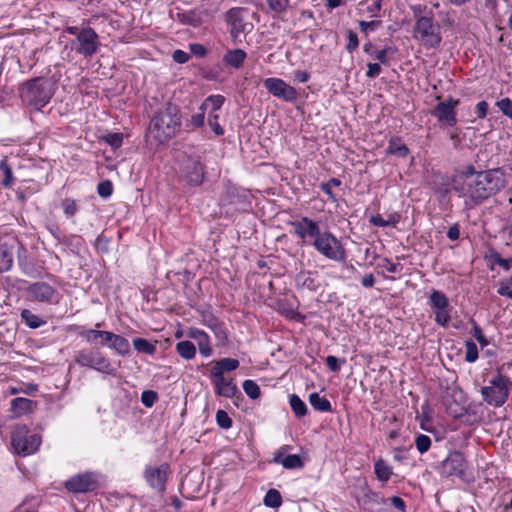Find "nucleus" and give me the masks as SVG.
<instances>
[{
  "label": "nucleus",
  "mask_w": 512,
  "mask_h": 512,
  "mask_svg": "<svg viewBox=\"0 0 512 512\" xmlns=\"http://www.w3.org/2000/svg\"><path fill=\"white\" fill-rule=\"evenodd\" d=\"M30 297L39 302H58V293L54 287L46 282H36L28 287Z\"/></svg>",
  "instance_id": "14"
},
{
  "label": "nucleus",
  "mask_w": 512,
  "mask_h": 512,
  "mask_svg": "<svg viewBox=\"0 0 512 512\" xmlns=\"http://www.w3.org/2000/svg\"><path fill=\"white\" fill-rule=\"evenodd\" d=\"M33 401L27 398L18 397L11 402V411L16 417H20L32 410Z\"/></svg>",
  "instance_id": "26"
},
{
  "label": "nucleus",
  "mask_w": 512,
  "mask_h": 512,
  "mask_svg": "<svg viewBox=\"0 0 512 512\" xmlns=\"http://www.w3.org/2000/svg\"><path fill=\"white\" fill-rule=\"evenodd\" d=\"M341 184V181L337 178H332L326 183H321L320 187L321 190L327 194L330 198L334 199V195L332 192V186H339Z\"/></svg>",
  "instance_id": "53"
},
{
  "label": "nucleus",
  "mask_w": 512,
  "mask_h": 512,
  "mask_svg": "<svg viewBox=\"0 0 512 512\" xmlns=\"http://www.w3.org/2000/svg\"><path fill=\"white\" fill-rule=\"evenodd\" d=\"M459 104V100L449 98L444 102H440L436 105L433 111V115L440 121L447 125L453 126L456 124V113L455 108Z\"/></svg>",
  "instance_id": "16"
},
{
  "label": "nucleus",
  "mask_w": 512,
  "mask_h": 512,
  "mask_svg": "<svg viewBox=\"0 0 512 512\" xmlns=\"http://www.w3.org/2000/svg\"><path fill=\"white\" fill-rule=\"evenodd\" d=\"M239 361L234 358H222L214 362L210 369V374L225 375V373L236 370L239 367Z\"/></svg>",
  "instance_id": "21"
},
{
  "label": "nucleus",
  "mask_w": 512,
  "mask_h": 512,
  "mask_svg": "<svg viewBox=\"0 0 512 512\" xmlns=\"http://www.w3.org/2000/svg\"><path fill=\"white\" fill-rule=\"evenodd\" d=\"M75 362L90 369H95L106 374H114L115 369L112 367L108 358L97 350H82L75 356Z\"/></svg>",
  "instance_id": "8"
},
{
  "label": "nucleus",
  "mask_w": 512,
  "mask_h": 512,
  "mask_svg": "<svg viewBox=\"0 0 512 512\" xmlns=\"http://www.w3.org/2000/svg\"><path fill=\"white\" fill-rule=\"evenodd\" d=\"M488 110V103L486 101H480L477 103L475 112L478 118L482 119L486 116Z\"/></svg>",
  "instance_id": "64"
},
{
  "label": "nucleus",
  "mask_w": 512,
  "mask_h": 512,
  "mask_svg": "<svg viewBox=\"0 0 512 512\" xmlns=\"http://www.w3.org/2000/svg\"><path fill=\"white\" fill-rule=\"evenodd\" d=\"M509 384L510 380L497 372L489 380V384L481 388L483 400L493 407L503 406L509 396Z\"/></svg>",
  "instance_id": "4"
},
{
  "label": "nucleus",
  "mask_w": 512,
  "mask_h": 512,
  "mask_svg": "<svg viewBox=\"0 0 512 512\" xmlns=\"http://www.w3.org/2000/svg\"><path fill=\"white\" fill-rule=\"evenodd\" d=\"M204 323L208 328L212 330L215 337L221 344H224L227 341V333L225 328L217 318L213 317L212 315L205 316Z\"/></svg>",
  "instance_id": "23"
},
{
  "label": "nucleus",
  "mask_w": 512,
  "mask_h": 512,
  "mask_svg": "<svg viewBox=\"0 0 512 512\" xmlns=\"http://www.w3.org/2000/svg\"><path fill=\"white\" fill-rule=\"evenodd\" d=\"M309 403L315 410L320 412H330L332 410L329 400L320 396L317 392L309 395Z\"/></svg>",
  "instance_id": "28"
},
{
  "label": "nucleus",
  "mask_w": 512,
  "mask_h": 512,
  "mask_svg": "<svg viewBox=\"0 0 512 512\" xmlns=\"http://www.w3.org/2000/svg\"><path fill=\"white\" fill-rule=\"evenodd\" d=\"M472 335L482 347H485L489 344L488 340L483 335L482 329L476 324L473 326Z\"/></svg>",
  "instance_id": "57"
},
{
  "label": "nucleus",
  "mask_w": 512,
  "mask_h": 512,
  "mask_svg": "<svg viewBox=\"0 0 512 512\" xmlns=\"http://www.w3.org/2000/svg\"><path fill=\"white\" fill-rule=\"evenodd\" d=\"M12 257L7 252L0 253V272H6L12 267Z\"/></svg>",
  "instance_id": "54"
},
{
  "label": "nucleus",
  "mask_w": 512,
  "mask_h": 512,
  "mask_svg": "<svg viewBox=\"0 0 512 512\" xmlns=\"http://www.w3.org/2000/svg\"><path fill=\"white\" fill-rule=\"evenodd\" d=\"M187 336L197 342L199 352L202 356L208 357L211 355L212 349L207 333L197 328H190L187 331Z\"/></svg>",
  "instance_id": "20"
},
{
  "label": "nucleus",
  "mask_w": 512,
  "mask_h": 512,
  "mask_svg": "<svg viewBox=\"0 0 512 512\" xmlns=\"http://www.w3.org/2000/svg\"><path fill=\"white\" fill-rule=\"evenodd\" d=\"M495 263L498 264L505 271H509L512 268V257L505 259L497 254L495 257Z\"/></svg>",
  "instance_id": "63"
},
{
  "label": "nucleus",
  "mask_w": 512,
  "mask_h": 512,
  "mask_svg": "<svg viewBox=\"0 0 512 512\" xmlns=\"http://www.w3.org/2000/svg\"><path fill=\"white\" fill-rule=\"evenodd\" d=\"M435 314V322L440 326H447L450 322L451 316L449 308L433 311Z\"/></svg>",
  "instance_id": "44"
},
{
  "label": "nucleus",
  "mask_w": 512,
  "mask_h": 512,
  "mask_svg": "<svg viewBox=\"0 0 512 512\" xmlns=\"http://www.w3.org/2000/svg\"><path fill=\"white\" fill-rule=\"evenodd\" d=\"M157 398V393L152 390H146L141 395V401L145 407H152Z\"/></svg>",
  "instance_id": "49"
},
{
  "label": "nucleus",
  "mask_w": 512,
  "mask_h": 512,
  "mask_svg": "<svg viewBox=\"0 0 512 512\" xmlns=\"http://www.w3.org/2000/svg\"><path fill=\"white\" fill-rule=\"evenodd\" d=\"M11 444L17 454L26 456L38 450L41 437L38 434L30 435L27 426L17 425L12 432Z\"/></svg>",
  "instance_id": "6"
},
{
  "label": "nucleus",
  "mask_w": 512,
  "mask_h": 512,
  "mask_svg": "<svg viewBox=\"0 0 512 512\" xmlns=\"http://www.w3.org/2000/svg\"><path fill=\"white\" fill-rule=\"evenodd\" d=\"M379 266L390 273H397L400 270V264L392 262L389 258H383Z\"/></svg>",
  "instance_id": "56"
},
{
  "label": "nucleus",
  "mask_w": 512,
  "mask_h": 512,
  "mask_svg": "<svg viewBox=\"0 0 512 512\" xmlns=\"http://www.w3.org/2000/svg\"><path fill=\"white\" fill-rule=\"evenodd\" d=\"M242 9L232 8L227 12V22L231 26V33L238 34L243 32L244 24L240 14Z\"/></svg>",
  "instance_id": "24"
},
{
  "label": "nucleus",
  "mask_w": 512,
  "mask_h": 512,
  "mask_svg": "<svg viewBox=\"0 0 512 512\" xmlns=\"http://www.w3.org/2000/svg\"><path fill=\"white\" fill-rule=\"evenodd\" d=\"M465 350V360L467 362L473 363L478 359V349L473 341H466Z\"/></svg>",
  "instance_id": "42"
},
{
  "label": "nucleus",
  "mask_w": 512,
  "mask_h": 512,
  "mask_svg": "<svg viewBox=\"0 0 512 512\" xmlns=\"http://www.w3.org/2000/svg\"><path fill=\"white\" fill-rule=\"evenodd\" d=\"M311 244L320 255L329 260L339 262L346 257L345 249L340 240L329 231H320Z\"/></svg>",
  "instance_id": "5"
},
{
  "label": "nucleus",
  "mask_w": 512,
  "mask_h": 512,
  "mask_svg": "<svg viewBox=\"0 0 512 512\" xmlns=\"http://www.w3.org/2000/svg\"><path fill=\"white\" fill-rule=\"evenodd\" d=\"M109 334L110 331H102L97 329H88L80 333V335L88 342L101 338L103 340L101 342L102 345H107L108 337H110Z\"/></svg>",
  "instance_id": "32"
},
{
  "label": "nucleus",
  "mask_w": 512,
  "mask_h": 512,
  "mask_svg": "<svg viewBox=\"0 0 512 512\" xmlns=\"http://www.w3.org/2000/svg\"><path fill=\"white\" fill-rule=\"evenodd\" d=\"M0 170L4 174V178L1 181L2 186L5 188H10L14 182V177H13L12 168L10 167V165L8 163L7 157H4L0 161Z\"/></svg>",
  "instance_id": "35"
},
{
  "label": "nucleus",
  "mask_w": 512,
  "mask_h": 512,
  "mask_svg": "<svg viewBox=\"0 0 512 512\" xmlns=\"http://www.w3.org/2000/svg\"><path fill=\"white\" fill-rule=\"evenodd\" d=\"M75 51L85 58L93 56L100 46L97 33L91 28L86 27L79 31L78 37L72 42Z\"/></svg>",
  "instance_id": "9"
},
{
  "label": "nucleus",
  "mask_w": 512,
  "mask_h": 512,
  "mask_svg": "<svg viewBox=\"0 0 512 512\" xmlns=\"http://www.w3.org/2000/svg\"><path fill=\"white\" fill-rule=\"evenodd\" d=\"M345 362V359L339 360L337 357L333 355H329L326 357V364L328 368L333 372H338L340 370V364H344Z\"/></svg>",
  "instance_id": "55"
},
{
  "label": "nucleus",
  "mask_w": 512,
  "mask_h": 512,
  "mask_svg": "<svg viewBox=\"0 0 512 512\" xmlns=\"http://www.w3.org/2000/svg\"><path fill=\"white\" fill-rule=\"evenodd\" d=\"M367 67L366 76L368 78H376L381 73V66L378 63H368Z\"/></svg>",
  "instance_id": "62"
},
{
  "label": "nucleus",
  "mask_w": 512,
  "mask_h": 512,
  "mask_svg": "<svg viewBox=\"0 0 512 512\" xmlns=\"http://www.w3.org/2000/svg\"><path fill=\"white\" fill-rule=\"evenodd\" d=\"M415 447L420 454L426 453L431 447V439L424 434H418L415 437Z\"/></svg>",
  "instance_id": "39"
},
{
  "label": "nucleus",
  "mask_w": 512,
  "mask_h": 512,
  "mask_svg": "<svg viewBox=\"0 0 512 512\" xmlns=\"http://www.w3.org/2000/svg\"><path fill=\"white\" fill-rule=\"evenodd\" d=\"M246 52L242 49H233V50H229L227 51V53L224 55V62L235 68V69H239L244 60L246 59Z\"/></svg>",
  "instance_id": "25"
},
{
  "label": "nucleus",
  "mask_w": 512,
  "mask_h": 512,
  "mask_svg": "<svg viewBox=\"0 0 512 512\" xmlns=\"http://www.w3.org/2000/svg\"><path fill=\"white\" fill-rule=\"evenodd\" d=\"M224 101L225 98L222 95H211L201 105H205V109L210 105L213 111H217L222 107Z\"/></svg>",
  "instance_id": "43"
},
{
  "label": "nucleus",
  "mask_w": 512,
  "mask_h": 512,
  "mask_svg": "<svg viewBox=\"0 0 512 512\" xmlns=\"http://www.w3.org/2000/svg\"><path fill=\"white\" fill-rule=\"evenodd\" d=\"M413 38L426 48H436L442 41L440 26L434 21L432 12L427 16L416 17Z\"/></svg>",
  "instance_id": "3"
},
{
  "label": "nucleus",
  "mask_w": 512,
  "mask_h": 512,
  "mask_svg": "<svg viewBox=\"0 0 512 512\" xmlns=\"http://www.w3.org/2000/svg\"><path fill=\"white\" fill-rule=\"evenodd\" d=\"M381 24V21H359V28L362 32L367 33L368 31H374L377 29Z\"/></svg>",
  "instance_id": "58"
},
{
  "label": "nucleus",
  "mask_w": 512,
  "mask_h": 512,
  "mask_svg": "<svg viewBox=\"0 0 512 512\" xmlns=\"http://www.w3.org/2000/svg\"><path fill=\"white\" fill-rule=\"evenodd\" d=\"M497 106L502 113L509 117V113L512 111V102L509 98H503L497 102Z\"/></svg>",
  "instance_id": "60"
},
{
  "label": "nucleus",
  "mask_w": 512,
  "mask_h": 512,
  "mask_svg": "<svg viewBox=\"0 0 512 512\" xmlns=\"http://www.w3.org/2000/svg\"><path fill=\"white\" fill-rule=\"evenodd\" d=\"M210 379L217 396L233 398L238 393L237 385L232 378L225 377L222 374H210Z\"/></svg>",
  "instance_id": "17"
},
{
  "label": "nucleus",
  "mask_w": 512,
  "mask_h": 512,
  "mask_svg": "<svg viewBox=\"0 0 512 512\" xmlns=\"http://www.w3.org/2000/svg\"><path fill=\"white\" fill-rule=\"evenodd\" d=\"M133 346L137 352L148 355H153L156 351V346L144 338H135Z\"/></svg>",
  "instance_id": "36"
},
{
  "label": "nucleus",
  "mask_w": 512,
  "mask_h": 512,
  "mask_svg": "<svg viewBox=\"0 0 512 512\" xmlns=\"http://www.w3.org/2000/svg\"><path fill=\"white\" fill-rule=\"evenodd\" d=\"M23 90L24 98L37 108L45 106L52 97L48 82L42 78H35L26 82Z\"/></svg>",
  "instance_id": "7"
},
{
  "label": "nucleus",
  "mask_w": 512,
  "mask_h": 512,
  "mask_svg": "<svg viewBox=\"0 0 512 512\" xmlns=\"http://www.w3.org/2000/svg\"><path fill=\"white\" fill-rule=\"evenodd\" d=\"M181 175L192 186H199L204 179V168L198 157L184 156L181 164Z\"/></svg>",
  "instance_id": "10"
},
{
  "label": "nucleus",
  "mask_w": 512,
  "mask_h": 512,
  "mask_svg": "<svg viewBox=\"0 0 512 512\" xmlns=\"http://www.w3.org/2000/svg\"><path fill=\"white\" fill-rule=\"evenodd\" d=\"M263 84L270 94L280 100L285 102H294L297 100L298 93L296 89L280 78H266Z\"/></svg>",
  "instance_id": "11"
},
{
  "label": "nucleus",
  "mask_w": 512,
  "mask_h": 512,
  "mask_svg": "<svg viewBox=\"0 0 512 512\" xmlns=\"http://www.w3.org/2000/svg\"><path fill=\"white\" fill-rule=\"evenodd\" d=\"M181 126L178 107L168 103L151 120L149 135L158 144H164L173 138Z\"/></svg>",
  "instance_id": "2"
},
{
  "label": "nucleus",
  "mask_w": 512,
  "mask_h": 512,
  "mask_svg": "<svg viewBox=\"0 0 512 512\" xmlns=\"http://www.w3.org/2000/svg\"><path fill=\"white\" fill-rule=\"evenodd\" d=\"M289 2V0H267L269 10L275 15L286 12Z\"/></svg>",
  "instance_id": "40"
},
{
  "label": "nucleus",
  "mask_w": 512,
  "mask_h": 512,
  "mask_svg": "<svg viewBox=\"0 0 512 512\" xmlns=\"http://www.w3.org/2000/svg\"><path fill=\"white\" fill-rule=\"evenodd\" d=\"M507 184L506 174L501 169H491L479 172L472 179L467 178L463 183L461 191L463 195L474 201L487 199L496 194Z\"/></svg>",
  "instance_id": "1"
},
{
  "label": "nucleus",
  "mask_w": 512,
  "mask_h": 512,
  "mask_svg": "<svg viewBox=\"0 0 512 512\" xmlns=\"http://www.w3.org/2000/svg\"><path fill=\"white\" fill-rule=\"evenodd\" d=\"M290 224L294 228L295 235L303 241L307 238H311L314 241L321 231L318 223L308 217H302L300 220L293 221Z\"/></svg>",
  "instance_id": "15"
},
{
  "label": "nucleus",
  "mask_w": 512,
  "mask_h": 512,
  "mask_svg": "<svg viewBox=\"0 0 512 512\" xmlns=\"http://www.w3.org/2000/svg\"><path fill=\"white\" fill-rule=\"evenodd\" d=\"M122 140H123V137H122V134H120V133H111V134L107 135V137H106L107 143L113 148L120 147L122 144Z\"/></svg>",
  "instance_id": "59"
},
{
  "label": "nucleus",
  "mask_w": 512,
  "mask_h": 512,
  "mask_svg": "<svg viewBox=\"0 0 512 512\" xmlns=\"http://www.w3.org/2000/svg\"><path fill=\"white\" fill-rule=\"evenodd\" d=\"M387 152L398 157H406L409 153L408 147L400 138H391L389 140Z\"/></svg>",
  "instance_id": "30"
},
{
  "label": "nucleus",
  "mask_w": 512,
  "mask_h": 512,
  "mask_svg": "<svg viewBox=\"0 0 512 512\" xmlns=\"http://www.w3.org/2000/svg\"><path fill=\"white\" fill-rule=\"evenodd\" d=\"M176 350L178 354L186 360L194 358L196 354L195 345L188 340L178 342L176 344Z\"/></svg>",
  "instance_id": "31"
},
{
  "label": "nucleus",
  "mask_w": 512,
  "mask_h": 512,
  "mask_svg": "<svg viewBox=\"0 0 512 512\" xmlns=\"http://www.w3.org/2000/svg\"><path fill=\"white\" fill-rule=\"evenodd\" d=\"M467 468V462L464 454L459 451H453L442 461L440 473L446 477L456 476L463 478Z\"/></svg>",
  "instance_id": "12"
},
{
  "label": "nucleus",
  "mask_w": 512,
  "mask_h": 512,
  "mask_svg": "<svg viewBox=\"0 0 512 512\" xmlns=\"http://www.w3.org/2000/svg\"><path fill=\"white\" fill-rule=\"evenodd\" d=\"M168 473L169 466L167 464H162L159 467H148L145 470V479L153 489L163 491Z\"/></svg>",
  "instance_id": "18"
},
{
  "label": "nucleus",
  "mask_w": 512,
  "mask_h": 512,
  "mask_svg": "<svg viewBox=\"0 0 512 512\" xmlns=\"http://www.w3.org/2000/svg\"><path fill=\"white\" fill-rule=\"evenodd\" d=\"M97 192L103 198H108L109 196H111L113 192V185L111 181L105 180L100 182L97 186Z\"/></svg>",
  "instance_id": "48"
},
{
  "label": "nucleus",
  "mask_w": 512,
  "mask_h": 512,
  "mask_svg": "<svg viewBox=\"0 0 512 512\" xmlns=\"http://www.w3.org/2000/svg\"><path fill=\"white\" fill-rule=\"evenodd\" d=\"M64 486L72 493H87L97 489L99 482L94 473L87 472L71 477L65 481Z\"/></svg>",
  "instance_id": "13"
},
{
  "label": "nucleus",
  "mask_w": 512,
  "mask_h": 512,
  "mask_svg": "<svg viewBox=\"0 0 512 512\" xmlns=\"http://www.w3.org/2000/svg\"><path fill=\"white\" fill-rule=\"evenodd\" d=\"M401 215L398 213H391L387 219H384L381 215H374L370 218V223L377 227L395 226L399 223Z\"/></svg>",
  "instance_id": "29"
},
{
  "label": "nucleus",
  "mask_w": 512,
  "mask_h": 512,
  "mask_svg": "<svg viewBox=\"0 0 512 512\" xmlns=\"http://www.w3.org/2000/svg\"><path fill=\"white\" fill-rule=\"evenodd\" d=\"M289 403L294 415L297 418L304 417L307 414V405L300 399L296 394H292L289 397Z\"/></svg>",
  "instance_id": "33"
},
{
  "label": "nucleus",
  "mask_w": 512,
  "mask_h": 512,
  "mask_svg": "<svg viewBox=\"0 0 512 512\" xmlns=\"http://www.w3.org/2000/svg\"><path fill=\"white\" fill-rule=\"evenodd\" d=\"M172 58L175 62H177L179 64H184V63L188 62L190 56L188 53H186L183 50H175L172 54Z\"/></svg>",
  "instance_id": "61"
},
{
  "label": "nucleus",
  "mask_w": 512,
  "mask_h": 512,
  "mask_svg": "<svg viewBox=\"0 0 512 512\" xmlns=\"http://www.w3.org/2000/svg\"><path fill=\"white\" fill-rule=\"evenodd\" d=\"M497 293L501 296L512 298V275L509 279L502 280L499 283Z\"/></svg>",
  "instance_id": "45"
},
{
  "label": "nucleus",
  "mask_w": 512,
  "mask_h": 512,
  "mask_svg": "<svg viewBox=\"0 0 512 512\" xmlns=\"http://www.w3.org/2000/svg\"><path fill=\"white\" fill-rule=\"evenodd\" d=\"M217 424L224 429H229L232 426V420L224 410H218L216 413Z\"/></svg>",
  "instance_id": "47"
},
{
  "label": "nucleus",
  "mask_w": 512,
  "mask_h": 512,
  "mask_svg": "<svg viewBox=\"0 0 512 512\" xmlns=\"http://www.w3.org/2000/svg\"><path fill=\"white\" fill-rule=\"evenodd\" d=\"M288 449V446H282L273 458L274 463L282 464L286 469H296L303 467V461L297 454H291L284 457V453Z\"/></svg>",
  "instance_id": "19"
},
{
  "label": "nucleus",
  "mask_w": 512,
  "mask_h": 512,
  "mask_svg": "<svg viewBox=\"0 0 512 512\" xmlns=\"http://www.w3.org/2000/svg\"><path fill=\"white\" fill-rule=\"evenodd\" d=\"M199 112L198 113H195L194 115H192L191 117V124L194 126V127H201L203 126L204 124V120H205V105H201L199 107Z\"/></svg>",
  "instance_id": "52"
},
{
  "label": "nucleus",
  "mask_w": 512,
  "mask_h": 512,
  "mask_svg": "<svg viewBox=\"0 0 512 512\" xmlns=\"http://www.w3.org/2000/svg\"><path fill=\"white\" fill-rule=\"evenodd\" d=\"M110 337H108L107 344L109 343V347L114 349L118 354L125 356L130 353V344L129 341L117 334L110 332Z\"/></svg>",
  "instance_id": "22"
},
{
  "label": "nucleus",
  "mask_w": 512,
  "mask_h": 512,
  "mask_svg": "<svg viewBox=\"0 0 512 512\" xmlns=\"http://www.w3.org/2000/svg\"><path fill=\"white\" fill-rule=\"evenodd\" d=\"M263 502L267 507L278 508L282 504L281 494L276 489H270L266 493Z\"/></svg>",
  "instance_id": "37"
},
{
  "label": "nucleus",
  "mask_w": 512,
  "mask_h": 512,
  "mask_svg": "<svg viewBox=\"0 0 512 512\" xmlns=\"http://www.w3.org/2000/svg\"><path fill=\"white\" fill-rule=\"evenodd\" d=\"M62 209L66 216L72 217L74 216L78 211V206L75 202V200L66 198L61 203Z\"/></svg>",
  "instance_id": "46"
},
{
  "label": "nucleus",
  "mask_w": 512,
  "mask_h": 512,
  "mask_svg": "<svg viewBox=\"0 0 512 512\" xmlns=\"http://www.w3.org/2000/svg\"><path fill=\"white\" fill-rule=\"evenodd\" d=\"M347 38H348V43L346 45V50L348 52L352 53L359 46L358 36L352 30H347Z\"/></svg>",
  "instance_id": "50"
},
{
  "label": "nucleus",
  "mask_w": 512,
  "mask_h": 512,
  "mask_svg": "<svg viewBox=\"0 0 512 512\" xmlns=\"http://www.w3.org/2000/svg\"><path fill=\"white\" fill-rule=\"evenodd\" d=\"M375 474L381 481H387L392 475V469L383 460H378L375 465Z\"/></svg>",
  "instance_id": "38"
},
{
  "label": "nucleus",
  "mask_w": 512,
  "mask_h": 512,
  "mask_svg": "<svg viewBox=\"0 0 512 512\" xmlns=\"http://www.w3.org/2000/svg\"><path fill=\"white\" fill-rule=\"evenodd\" d=\"M429 304L433 311L449 308V300L447 296L441 292L434 290L430 294Z\"/></svg>",
  "instance_id": "27"
},
{
  "label": "nucleus",
  "mask_w": 512,
  "mask_h": 512,
  "mask_svg": "<svg viewBox=\"0 0 512 512\" xmlns=\"http://www.w3.org/2000/svg\"><path fill=\"white\" fill-rule=\"evenodd\" d=\"M21 318L22 320L25 322V324L32 328V329H36V328H39L41 326H43L45 324V321L42 320L40 317H38L37 315L33 314L30 310L28 309H24L22 310L21 312Z\"/></svg>",
  "instance_id": "34"
},
{
  "label": "nucleus",
  "mask_w": 512,
  "mask_h": 512,
  "mask_svg": "<svg viewBox=\"0 0 512 512\" xmlns=\"http://www.w3.org/2000/svg\"><path fill=\"white\" fill-rule=\"evenodd\" d=\"M208 123L216 135L222 136L224 134V129L218 123L217 114L210 113L208 117Z\"/></svg>",
  "instance_id": "51"
},
{
  "label": "nucleus",
  "mask_w": 512,
  "mask_h": 512,
  "mask_svg": "<svg viewBox=\"0 0 512 512\" xmlns=\"http://www.w3.org/2000/svg\"><path fill=\"white\" fill-rule=\"evenodd\" d=\"M243 390L251 399H257L260 396V388L253 380H245L243 382Z\"/></svg>",
  "instance_id": "41"
}]
</instances>
